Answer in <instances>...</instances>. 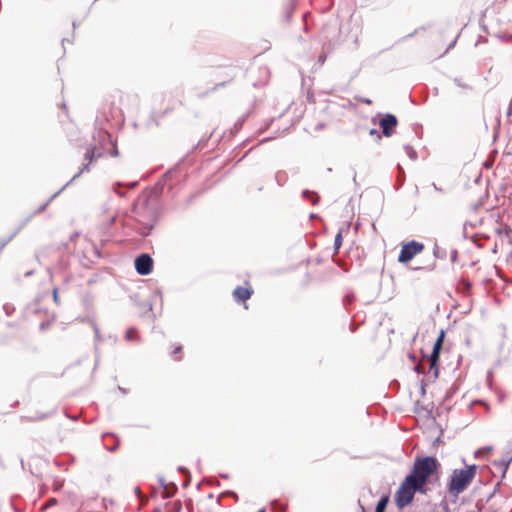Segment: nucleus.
Wrapping results in <instances>:
<instances>
[{"label":"nucleus","mask_w":512,"mask_h":512,"mask_svg":"<svg viewBox=\"0 0 512 512\" xmlns=\"http://www.w3.org/2000/svg\"><path fill=\"white\" fill-rule=\"evenodd\" d=\"M440 463L436 457H417L410 473L401 482L394 495V501L398 509L408 506L417 492L425 494L427 484L431 478L438 474Z\"/></svg>","instance_id":"nucleus-1"},{"label":"nucleus","mask_w":512,"mask_h":512,"mask_svg":"<svg viewBox=\"0 0 512 512\" xmlns=\"http://www.w3.org/2000/svg\"><path fill=\"white\" fill-rule=\"evenodd\" d=\"M83 161L79 173L87 172L90 166L98 159L110 155L117 157L119 151L116 142L106 131H99L97 137L93 138V143L83 147Z\"/></svg>","instance_id":"nucleus-2"},{"label":"nucleus","mask_w":512,"mask_h":512,"mask_svg":"<svg viewBox=\"0 0 512 512\" xmlns=\"http://www.w3.org/2000/svg\"><path fill=\"white\" fill-rule=\"evenodd\" d=\"M476 465H469L462 469H454L451 473L448 483V491L454 496H458L472 483L476 475Z\"/></svg>","instance_id":"nucleus-3"},{"label":"nucleus","mask_w":512,"mask_h":512,"mask_svg":"<svg viewBox=\"0 0 512 512\" xmlns=\"http://www.w3.org/2000/svg\"><path fill=\"white\" fill-rule=\"evenodd\" d=\"M440 354H409L412 362H417L415 370L419 374L432 372L434 378L438 377V360Z\"/></svg>","instance_id":"nucleus-4"},{"label":"nucleus","mask_w":512,"mask_h":512,"mask_svg":"<svg viewBox=\"0 0 512 512\" xmlns=\"http://www.w3.org/2000/svg\"><path fill=\"white\" fill-rule=\"evenodd\" d=\"M424 250V245L417 241H410L402 245L398 261L407 263Z\"/></svg>","instance_id":"nucleus-5"},{"label":"nucleus","mask_w":512,"mask_h":512,"mask_svg":"<svg viewBox=\"0 0 512 512\" xmlns=\"http://www.w3.org/2000/svg\"><path fill=\"white\" fill-rule=\"evenodd\" d=\"M135 269L140 275H148L153 269V259L149 254H141L135 259Z\"/></svg>","instance_id":"nucleus-6"},{"label":"nucleus","mask_w":512,"mask_h":512,"mask_svg":"<svg viewBox=\"0 0 512 512\" xmlns=\"http://www.w3.org/2000/svg\"><path fill=\"white\" fill-rule=\"evenodd\" d=\"M254 290L249 282H246L244 286H237L233 292L232 295L236 302L238 303H244L250 299V297L253 295Z\"/></svg>","instance_id":"nucleus-7"},{"label":"nucleus","mask_w":512,"mask_h":512,"mask_svg":"<svg viewBox=\"0 0 512 512\" xmlns=\"http://www.w3.org/2000/svg\"><path fill=\"white\" fill-rule=\"evenodd\" d=\"M397 124H398V120L392 114L385 115L380 120V123H379V125H380V127L382 129V133L386 137H390L393 134L394 129L397 126Z\"/></svg>","instance_id":"nucleus-8"},{"label":"nucleus","mask_w":512,"mask_h":512,"mask_svg":"<svg viewBox=\"0 0 512 512\" xmlns=\"http://www.w3.org/2000/svg\"><path fill=\"white\" fill-rule=\"evenodd\" d=\"M511 461H512V454L510 452H507L499 460H494L492 462V465L496 469V471L500 474V476L504 477Z\"/></svg>","instance_id":"nucleus-9"},{"label":"nucleus","mask_w":512,"mask_h":512,"mask_svg":"<svg viewBox=\"0 0 512 512\" xmlns=\"http://www.w3.org/2000/svg\"><path fill=\"white\" fill-rule=\"evenodd\" d=\"M497 236L500 238L501 244L512 243V229L503 223H499L498 227L495 228Z\"/></svg>","instance_id":"nucleus-10"},{"label":"nucleus","mask_w":512,"mask_h":512,"mask_svg":"<svg viewBox=\"0 0 512 512\" xmlns=\"http://www.w3.org/2000/svg\"><path fill=\"white\" fill-rule=\"evenodd\" d=\"M444 339H445V332L443 330H441L433 344L432 352H440V350L442 349V344L444 342Z\"/></svg>","instance_id":"nucleus-11"},{"label":"nucleus","mask_w":512,"mask_h":512,"mask_svg":"<svg viewBox=\"0 0 512 512\" xmlns=\"http://www.w3.org/2000/svg\"><path fill=\"white\" fill-rule=\"evenodd\" d=\"M388 503H389V496L388 495L382 496L376 506L375 512H385Z\"/></svg>","instance_id":"nucleus-12"},{"label":"nucleus","mask_w":512,"mask_h":512,"mask_svg":"<svg viewBox=\"0 0 512 512\" xmlns=\"http://www.w3.org/2000/svg\"><path fill=\"white\" fill-rule=\"evenodd\" d=\"M167 512H183L182 503L180 501H172L167 506Z\"/></svg>","instance_id":"nucleus-13"},{"label":"nucleus","mask_w":512,"mask_h":512,"mask_svg":"<svg viewBox=\"0 0 512 512\" xmlns=\"http://www.w3.org/2000/svg\"><path fill=\"white\" fill-rule=\"evenodd\" d=\"M342 241H343V238H342V233L341 232H338L335 236V239H334V248L336 250V253L338 252V250L340 249L341 245H342Z\"/></svg>","instance_id":"nucleus-14"},{"label":"nucleus","mask_w":512,"mask_h":512,"mask_svg":"<svg viewBox=\"0 0 512 512\" xmlns=\"http://www.w3.org/2000/svg\"><path fill=\"white\" fill-rule=\"evenodd\" d=\"M137 337V331L133 328L129 329L126 334H125V338L127 340H134L135 338Z\"/></svg>","instance_id":"nucleus-15"},{"label":"nucleus","mask_w":512,"mask_h":512,"mask_svg":"<svg viewBox=\"0 0 512 512\" xmlns=\"http://www.w3.org/2000/svg\"><path fill=\"white\" fill-rule=\"evenodd\" d=\"M181 350H182V347H176V348L174 349V352H175V353H178V352H181Z\"/></svg>","instance_id":"nucleus-16"},{"label":"nucleus","mask_w":512,"mask_h":512,"mask_svg":"<svg viewBox=\"0 0 512 512\" xmlns=\"http://www.w3.org/2000/svg\"><path fill=\"white\" fill-rule=\"evenodd\" d=\"M53 295H54V299L57 300V290L56 289H54Z\"/></svg>","instance_id":"nucleus-17"},{"label":"nucleus","mask_w":512,"mask_h":512,"mask_svg":"<svg viewBox=\"0 0 512 512\" xmlns=\"http://www.w3.org/2000/svg\"><path fill=\"white\" fill-rule=\"evenodd\" d=\"M114 220H115V218H114V217H110V219H109V223H110V224H113Z\"/></svg>","instance_id":"nucleus-18"},{"label":"nucleus","mask_w":512,"mask_h":512,"mask_svg":"<svg viewBox=\"0 0 512 512\" xmlns=\"http://www.w3.org/2000/svg\"><path fill=\"white\" fill-rule=\"evenodd\" d=\"M258 512H266V511H265V509H261V510H259Z\"/></svg>","instance_id":"nucleus-19"}]
</instances>
